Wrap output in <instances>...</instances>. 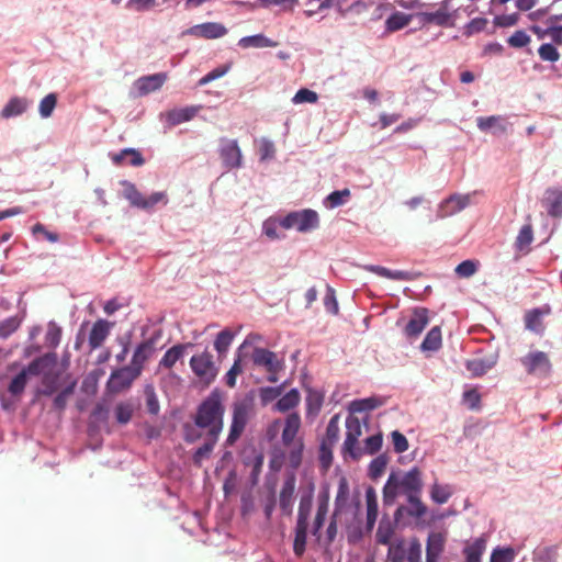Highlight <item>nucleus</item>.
Returning <instances> with one entry per match:
<instances>
[{"instance_id":"obj_1","label":"nucleus","mask_w":562,"mask_h":562,"mask_svg":"<svg viewBox=\"0 0 562 562\" xmlns=\"http://www.w3.org/2000/svg\"><path fill=\"white\" fill-rule=\"evenodd\" d=\"M422 491V472L417 467L412 468L405 474L392 471L382 490L383 505L392 506L401 494Z\"/></svg>"},{"instance_id":"obj_2","label":"nucleus","mask_w":562,"mask_h":562,"mask_svg":"<svg viewBox=\"0 0 562 562\" xmlns=\"http://www.w3.org/2000/svg\"><path fill=\"white\" fill-rule=\"evenodd\" d=\"M223 398L224 392L215 387L201 401L193 417L195 427L205 429L218 420H224L225 405Z\"/></svg>"},{"instance_id":"obj_3","label":"nucleus","mask_w":562,"mask_h":562,"mask_svg":"<svg viewBox=\"0 0 562 562\" xmlns=\"http://www.w3.org/2000/svg\"><path fill=\"white\" fill-rule=\"evenodd\" d=\"M314 486L300 497L297 518L294 528L293 552L297 558L303 557L307 544L308 520L313 507Z\"/></svg>"},{"instance_id":"obj_4","label":"nucleus","mask_w":562,"mask_h":562,"mask_svg":"<svg viewBox=\"0 0 562 562\" xmlns=\"http://www.w3.org/2000/svg\"><path fill=\"white\" fill-rule=\"evenodd\" d=\"M232 423L228 436L225 440L226 446H233L243 435L252 408V400L245 397L233 403Z\"/></svg>"},{"instance_id":"obj_5","label":"nucleus","mask_w":562,"mask_h":562,"mask_svg":"<svg viewBox=\"0 0 562 562\" xmlns=\"http://www.w3.org/2000/svg\"><path fill=\"white\" fill-rule=\"evenodd\" d=\"M121 184L124 187L123 196L128 200L130 204L134 207L151 212L159 203L166 205L168 196L166 192H153L148 198H145L135 187L134 183L123 180Z\"/></svg>"},{"instance_id":"obj_6","label":"nucleus","mask_w":562,"mask_h":562,"mask_svg":"<svg viewBox=\"0 0 562 562\" xmlns=\"http://www.w3.org/2000/svg\"><path fill=\"white\" fill-rule=\"evenodd\" d=\"M280 226L284 229L295 228L300 233L312 232L319 226L318 213L312 209L289 212L281 217Z\"/></svg>"},{"instance_id":"obj_7","label":"nucleus","mask_w":562,"mask_h":562,"mask_svg":"<svg viewBox=\"0 0 562 562\" xmlns=\"http://www.w3.org/2000/svg\"><path fill=\"white\" fill-rule=\"evenodd\" d=\"M189 364L192 372L204 387L210 386L220 372V367L215 364L213 356L207 349L199 355L192 356Z\"/></svg>"},{"instance_id":"obj_8","label":"nucleus","mask_w":562,"mask_h":562,"mask_svg":"<svg viewBox=\"0 0 562 562\" xmlns=\"http://www.w3.org/2000/svg\"><path fill=\"white\" fill-rule=\"evenodd\" d=\"M479 194L477 191L469 192L465 194L461 193H452L445 200H442L437 210V220L446 218L452 216L468 206L472 205L474 196Z\"/></svg>"},{"instance_id":"obj_9","label":"nucleus","mask_w":562,"mask_h":562,"mask_svg":"<svg viewBox=\"0 0 562 562\" xmlns=\"http://www.w3.org/2000/svg\"><path fill=\"white\" fill-rule=\"evenodd\" d=\"M526 372L537 376H548L551 372V362L548 355L540 350L528 352L520 359Z\"/></svg>"},{"instance_id":"obj_10","label":"nucleus","mask_w":562,"mask_h":562,"mask_svg":"<svg viewBox=\"0 0 562 562\" xmlns=\"http://www.w3.org/2000/svg\"><path fill=\"white\" fill-rule=\"evenodd\" d=\"M140 375L138 369L134 367L124 366L113 370L106 382V387L112 393H119L125 389H128L134 380Z\"/></svg>"},{"instance_id":"obj_11","label":"nucleus","mask_w":562,"mask_h":562,"mask_svg":"<svg viewBox=\"0 0 562 562\" xmlns=\"http://www.w3.org/2000/svg\"><path fill=\"white\" fill-rule=\"evenodd\" d=\"M252 362L256 367L265 368L268 373L282 371L285 369L284 359H279L277 355L262 347H255L251 355Z\"/></svg>"},{"instance_id":"obj_12","label":"nucleus","mask_w":562,"mask_h":562,"mask_svg":"<svg viewBox=\"0 0 562 562\" xmlns=\"http://www.w3.org/2000/svg\"><path fill=\"white\" fill-rule=\"evenodd\" d=\"M259 338H260L259 335L250 334L245 338V340L241 342V345L237 348V350L235 352L233 366L224 375V382L228 387L233 389L236 386L237 375H239L244 371L243 359L247 356L244 352V349L246 347H249L252 344V340L259 339Z\"/></svg>"},{"instance_id":"obj_13","label":"nucleus","mask_w":562,"mask_h":562,"mask_svg":"<svg viewBox=\"0 0 562 562\" xmlns=\"http://www.w3.org/2000/svg\"><path fill=\"white\" fill-rule=\"evenodd\" d=\"M160 331H155L148 339L138 344L133 352L131 366L142 373L144 363L149 359L156 349V344L159 340Z\"/></svg>"},{"instance_id":"obj_14","label":"nucleus","mask_w":562,"mask_h":562,"mask_svg":"<svg viewBox=\"0 0 562 562\" xmlns=\"http://www.w3.org/2000/svg\"><path fill=\"white\" fill-rule=\"evenodd\" d=\"M220 157L225 168H239L241 166V151L237 140L222 138L220 145Z\"/></svg>"},{"instance_id":"obj_15","label":"nucleus","mask_w":562,"mask_h":562,"mask_svg":"<svg viewBox=\"0 0 562 562\" xmlns=\"http://www.w3.org/2000/svg\"><path fill=\"white\" fill-rule=\"evenodd\" d=\"M58 357L56 352H47L33 359L27 366L23 368L29 376H44V373L52 372V369L57 364Z\"/></svg>"},{"instance_id":"obj_16","label":"nucleus","mask_w":562,"mask_h":562,"mask_svg":"<svg viewBox=\"0 0 562 562\" xmlns=\"http://www.w3.org/2000/svg\"><path fill=\"white\" fill-rule=\"evenodd\" d=\"M184 34L196 36V37H203L207 40H215L223 37L227 34V29L222 24L217 22H205L202 24H196L191 27H189Z\"/></svg>"},{"instance_id":"obj_17","label":"nucleus","mask_w":562,"mask_h":562,"mask_svg":"<svg viewBox=\"0 0 562 562\" xmlns=\"http://www.w3.org/2000/svg\"><path fill=\"white\" fill-rule=\"evenodd\" d=\"M429 311L426 307H415L413 310L412 318L408 321L404 328V334L407 338L418 337L429 323Z\"/></svg>"},{"instance_id":"obj_18","label":"nucleus","mask_w":562,"mask_h":562,"mask_svg":"<svg viewBox=\"0 0 562 562\" xmlns=\"http://www.w3.org/2000/svg\"><path fill=\"white\" fill-rule=\"evenodd\" d=\"M328 504H329V490L328 487L324 488L318 494V504L316 515L312 526V535L317 539L321 538V530L325 524L326 516L328 513Z\"/></svg>"},{"instance_id":"obj_19","label":"nucleus","mask_w":562,"mask_h":562,"mask_svg":"<svg viewBox=\"0 0 562 562\" xmlns=\"http://www.w3.org/2000/svg\"><path fill=\"white\" fill-rule=\"evenodd\" d=\"M542 206L546 209L549 216L554 218L562 217V189L548 188L544 191L542 199Z\"/></svg>"},{"instance_id":"obj_20","label":"nucleus","mask_w":562,"mask_h":562,"mask_svg":"<svg viewBox=\"0 0 562 562\" xmlns=\"http://www.w3.org/2000/svg\"><path fill=\"white\" fill-rule=\"evenodd\" d=\"M167 79L166 72H157L148 76H143L134 82L138 95H147L150 92L157 91L161 88Z\"/></svg>"},{"instance_id":"obj_21","label":"nucleus","mask_w":562,"mask_h":562,"mask_svg":"<svg viewBox=\"0 0 562 562\" xmlns=\"http://www.w3.org/2000/svg\"><path fill=\"white\" fill-rule=\"evenodd\" d=\"M386 402L387 398L380 395L356 398L348 404V412L350 414L371 412L385 405Z\"/></svg>"},{"instance_id":"obj_22","label":"nucleus","mask_w":562,"mask_h":562,"mask_svg":"<svg viewBox=\"0 0 562 562\" xmlns=\"http://www.w3.org/2000/svg\"><path fill=\"white\" fill-rule=\"evenodd\" d=\"M33 102L27 98L12 97L1 110L0 116L4 120L13 119L24 114Z\"/></svg>"},{"instance_id":"obj_23","label":"nucleus","mask_w":562,"mask_h":562,"mask_svg":"<svg viewBox=\"0 0 562 562\" xmlns=\"http://www.w3.org/2000/svg\"><path fill=\"white\" fill-rule=\"evenodd\" d=\"M295 475L289 474L283 482L280 492V509L283 515L290 516L293 510V495L295 492Z\"/></svg>"},{"instance_id":"obj_24","label":"nucleus","mask_w":562,"mask_h":562,"mask_svg":"<svg viewBox=\"0 0 562 562\" xmlns=\"http://www.w3.org/2000/svg\"><path fill=\"white\" fill-rule=\"evenodd\" d=\"M113 323L106 319H98L93 325L89 334V346L91 350L98 349L102 346L103 341L110 335Z\"/></svg>"},{"instance_id":"obj_25","label":"nucleus","mask_w":562,"mask_h":562,"mask_svg":"<svg viewBox=\"0 0 562 562\" xmlns=\"http://www.w3.org/2000/svg\"><path fill=\"white\" fill-rule=\"evenodd\" d=\"M366 502H367V519H366V531L371 532L376 522L379 514L378 496L373 486L366 488Z\"/></svg>"},{"instance_id":"obj_26","label":"nucleus","mask_w":562,"mask_h":562,"mask_svg":"<svg viewBox=\"0 0 562 562\" xmlns=\"http://www.w3.org/2000/svg\"><path fill=\"white\" fill-rule=\"evenodd\" d=\"M201 106H186L180 109H172L168 111L165 116L169 127L191 121L199 112Z\"/></svg>"},{"instance_id":"obj_27","label":"nucleus","mask_w":562,"mask_h":562,"mask_svg":"<svg viewBox=\"0 0 562 562\" xmlns=\"http://www.w3.org/2000/svg\"><path fill=\"white\" fill-rule=\"evenodd\" d=\"M265 462V454L262 451H258L256 448H251L249 454H245L243 463L245 467H251L250 481L252 484H257L260 473L262 471Z\"/></svg>"},{"instance_id":"obj_28","label":"nucleus","mask_w":562,"mask_h":562,"mask_svg":"<svg viewBox=\"0 0 562 562\" xmlns=\"http://www.w3.org/2000/svg\"><path fill=\"white\" fill-rule=\"evenodd\" d=\"M503 121L499 115L479 116L476 117V126L481 132L502 135L506 132V124Z\"/></svg>"},{"instance_id":"obj_29","label":"nucleus","mask_w":562,"mask_h":562,"mask_svg":"<svg viewBox=\"0 0 562 562\" xmlns=\"http://www.w3.org/2000/svg\"><path fill=\"white\" fill-rule=\"evenodd\" d=\"M496 364V357L474 358L467 360L465 368L471 372L472 376L479 378L484 375Z\"/></svg>"},{"instance_id":"obj_30","label":"nucleus","mask_w":562,"mask_h":562,"mask_svg":"<svg viewBox=\"0 0 562 562\" xmlns=\"http://www.w3.org/2000/svg\"><path fill=\"white\" fill-rule=\"evenodd\" d=\"M446 535L442 532L431 531L426 541V555L429 559H439L445 550Z\"/></svg>"},{"instance_id":"obj_31","label":"nucleus","mask_w":562,"mask_h":562,"mask_svg":"<svg viewBox=\"0 0 562 562\" xmlns=\"http://www.w3.org/2000/svg\"><path fill=\"white\" fill-rule=\"evenodd\" d=\"M192 347H193L192 342L177 344V345L172 346L165 352V355L162 356V358L159 361V366L167 368V369L172 368L175 366V363L184 356L186 349L192 348Z\"/></svg>"},{"instance_id":"obj_32","label":"nucleus","mask_w":562,"mask_h":562,"mask_svg":"<svg viewBox=\"0 0 562 562\" xmlns=\"http://www.w3.org/2000/svg\"><path fill=\"white\" fill-rule=\"evenodd\" d=\"M113 164L121 165L128 158V165L139 167L145 164V159L140 151L135 148H124L120 153L110 154Z\"/></svg>"},{"instance_id":"obj_33","label":"nucleus","mask_w":562,"mask_h":562,"mask_svg":"<svg viewBox=\"0 0 562 562\" xmlns=\"http://www.w3.org/2000/svg\"><path fill=\"white\" fill-rule=\"evenodd\" d=\"M236 335L237 331H234L228 327L224 328L216 335L214 340V349L216 350L220 360L226 357Z\"/></svg>"},{"instance_id":"obj_34","label":"nucleus","mask_w":562,"mask_h":562,"mask_svg":"<svg viewBox=\"0 0 562 562\" xmlns=\"http://www.w3.org/2000/svg\"><path fill=\"white\" fill-rule=\"evenodd\" d=\"M59 387V373L46 372L42 376V386L36 389V396H52Z\"/></svg>"},{"instance_id":"obj_35","label":"nucleus","mask_w":562,"mask_h":562,"mask_svg":"<svg viewBox=\"0 0 562 562\" xmlns=\"http://www.w3.org/2000/svg\"><path fill=\"white\" fill-rule=\"evenodd\" d=\"M395 526L391 521V519L384 515L378 526V530L375 533V540L378 543L383 546H390L391 539L395 532Z\"/></svg>"},{"instance_id":"obj_36","label":"nucleus","mask_w":562,"mask_h":562,"mask_svg":"<svg viewBox=\"0 0 562 562\" xmlns=\"http://www.w3.org/2000/svg\"><path fill=\"white\" fill-rule=\"evenodd\" d=\"M301 395L297 389L293 387L285 394L279 397L274 404V409L281 413H286L299 405Z\"/></svg>"},{"instance_id":"obj_37","label":"nucleus","mask_w":562,"mask_h":562,"mask_svg":"<svg viewBox=\"0 0 562 562\" xmlns=\"http://www.w3.org/2000/svg\"><path fill=\"white\" fill-rule=\"evenodd\" d=\"M300 425L301 418L296 413H292L285 418V425L282 430V442L285 446H289L293 442L299 431Z\"/></svg>"},{"instance_id":"obj_38","label":"nucleus","mask_w":562,"mask_h":562,"mask_svg":"<svg viewBox=\"0 0 562 562\" xmlns=\"http://www.w3.org/2000/svg\"><path fill=\"white\" fill-rule=\"evenodd\" d=\"M442 344L441 338V329L439 326H434L425 336L424 340L420 344V350L426 351H437L440 349Z\"/></svg>"},{"instance_id":"obj_39","label":"nucleus","mask_w":562,"mask_h":562,"mask_svg":"<svg viewBox=\"0 0 562 562\" xmlns=\"http://www.w3.org/2000/svg\"><path fill=\"white\" fill-rule=\"evenodd\" d=\"M238 45L243 48L256 47V48H265V47H274L278 44L265 36L263 34H255L249 36H244L239 40Z\"/></svg>"},{"instance_id":"obj_40","label":"nucleus","mask_w":562,"mask_h":562,"mask_svg":"<svg viewBox=\"0 0 562 562\" xmlns=\"http://www.w3.org/2000/svg\"><path fill=\"white\" fill-rule=\"evenodd\" d=\"M411 21V14L395 11L386 19L385 29L387 32H396L406 27Z\"/></svg>"},{"instance_id":"obj_41","label":"nucleus","mask_w":562,"mask_h":562,"mask_svg":"<svg viewBox=\"0 0 562 562\" xmlns=\"http://www.w3.org/2000/svg\"><path fill=\"white\" fill-rule=\"evenodd\" d=\"M25 316V308L22 310L21 315H14L0 322V338L5 339L12 335L22 324Z\"/></svg>"},{"instance_id":"obj_42","label":"nucleus","mask_w":562,"mask_h":562,"mask_svg":"<svg viewBox=\"0 0 562 562\" xmlns=\"http://www.w3.org/2000/svg\"><path fill=\"white\" fill-rule=\"evenodd\" d=\"M349 483L345 476H341L338 481V491L335 498V516L342 512L349 499Z\"/></svg>"},{"instance_id":"obj_43","label":"nucleus","mask_w":562,"mask_h":562,"mask_svg":"<svg viewBox=\"0 0 562 562\" xmlns=\"http://www.w3.org/2000/svg\"><path fill=\"white\" fill-rule=\"evenodd\" d=\"M453 493L451 485L435 482L430 487V498L435 504L442 505L449 501Z\"/></svg>"},{"instance_id":"obj_44","label":"nucleus","mask_w":562,"mask_h":562,"mask_svg":"<svg viewBox=\"0 0 562 562\" xmlns=\"http://www.w3.org/2000/svg\"><path fill=\"white\" fill-rule=\"evenodd\" d=\"M549 308L544 312L542 308L536 307L530 310L525 315V327L533 333H539L542 329L541 318Z\"/></svg>"},{"instance_id":"obj_45","label":"nucleus","mask_w":562,"mask_h":562,"mask_svg":"<svg viewBox=\"0 0 562 562\" xmlns=\"http://www.w3.org/2000/svg\"><path fill=\"white\" fill-rule=\"evenodd\" d=\"M485 550V541L482 538H476L470 546L463 549L465 557L464 562H481L482 554Z\"/></svg>"},{"instance_id":"obj_46","label":"nucleus","mask_w":562,"mask_h":562,"mask_svg":"<svg viewBox=\"0 0 562 562\" xmlns=\"http://www.w3.org/2000/svg\"><path fill=\"white\" fill-rule=\"evenodd\" d=\"M389 463V457L386 453H381L378 457H375L368 467V476L376 481L379 477H381L386 469V465Z\"/></svg>"},{"instance_id":"obj_47","label":"nucleus","mask_w":562,"mask_h":562,"mask_svg":"<svg viewBox=\"0 0 562 562\" xmlns=\"http://www.w3.org/2000/svg\"><path fill=\"white\" fill-rule=\"evenodd\" d=\"M351 193L349 189L334 190L324 200V205L327 209H336L347 203Z\"/></svg>"},{"instance_id":"obj_48","label":"nucleus","mask_w":562,"mask_h":562,"mask_svg":"<svg viewBox=\"0 0 562 562\" xmlns=\"http://www.w3.org/2000/svg\"><path fill=\"white\" fill-rule=\"evenodd\" d=\"M418 16L424 23H436L439 26H448L450 20V13L439 9L435 12H420Z\"/></svg>"},{"instance_id":"obj_49","label":"nucleus","mask_w":562,"mask_h":562,"mask_svg":"<svg viewBox=\"0 0 562 562\" xmlns=\"http://www.w3.org/2000/svg\"><path fill=\"white\" fill-rule=\"evenodd\" d=\"M29 375L26 374V372L22 369L18 374H15L9 385H8V392L14 396V397H19L23 394L24 390H25V386L27 384V381H29Z\"/></svg>"},{"instance_id":"obj_50","label":"nucleus","mask_w":562,"mask_h":562,"mask_svg":"<svg viewBox=\"0 0 562 562\" xmlns=\"http://www.w3.org/2000/svg\"><path fill=\"white\" fill-rule=\"evenodd\" d=\"M109 419V408L103 403H98L90 414L89 431L98 428L97 423H106Z\"/></svg>"},{"instance_id":"obj_51","label":"nucleus","mask_w":562,"mask_h":562,"mask_svg":"<svg viewBox=\"0 0 562 562\" xmlns=\"http://www.w3.org/2000/svg\"><path fill=\"white\" fill-rule=\"evenodd\" d=\"M532 240H533L532 226L530 224H526L520 228L518 236L516 237L515 248L518 251H524L526 248L529 247V245L531 244Z\"/></svg>"},{"instance_id":"obj_52","label":"nucleus","mask_w":562,"mask_h":562,"mask_svg":"<svg viewBox=\"0 0 562 562\" xmlns=\"http://www.w3.org/2000/svg\"><path fill=\"white\" fill-rule=\"evenodd\" d=\"M338 419H339L338 415H335L329 419V422L326 426V432H325V437L322 440V443H327L328 446L334 447V445L336 443V441L339 438Z\"/></svg>"},{"instance_id":"obj_53","label":"nucleus","mask_w":562,"mask_h":562,"mask_svg":"<svg viewBox=\"0 0 562 562\" xmlns=\"http://www.w3.org/2000/svg\"><path fill=\"white\" fill-rule=\"evenodd\" d=\"M516 552L512 547H496L493 549L490 562H513L515 560Z\"/></svg>"},{"instance_id":"obj_54","label":"nucleus","mask_w":562,"mask_h":562,"mask_svg":"<svg viewBox=\"0 0 562 562\" xmlns=\"http://www.w3.org/2000/svg\"><path fill=\"white\" fill-rule=\"evenodd\" d=\"M56 104H57V94L52 92V93H48L47 95H45L41 102H40V106H38V113L41 115L42 119H47L49 116H52L55 108H56Z\"/></svg>"},{"instance_id":"obj_55","label":"nucleus","mask_w":562,"mask_h":562,"mask_svg":"<svg viewBox=\"0 0 562 562\" xmlns=\"http://www.w3.org/2000/svg\"><path fill=\"white\" fill-rule=\"evenodd\" d=\"M115 419L121 425H126L131 422L133 416V406L127 402H120L116 404L115 409Z\"/></svg>"},{"instance_id":"obj_56","label":"nucleus","mask_w":562,"mask_h":562,"mask_svg":"<svg viewBox=\"0 0 562 562\" xmlns=\"http://www.w3.org/2000/svg\"><path fill=\"white\" fill-rule=\"evenodd\" d=\"M61 327H59L55 322L48 323V328L45 335V344L47 347L55 349L61 339Z\"/></svg>"},{"instance_id":"obj_57","label":"nucleus","mask_w":562,"mask_h":562,"mask_svg":"<svg viewBox=\"0 0 562 562\" xmlns=\"http://www.w3.org/2000/svg\"><path fill=\"white\" fill-rule=\"evenodd\" d=\"M144 393L146 396V406L148 413L155 416L158 415L160 411V405L154 386L151 384H147L144 389Z\"/></svg>"},{"instance_id":"obj_58","label":"nucleus","mask_w":562,"mask_h":562,"mask_svg":"<svg viewBox=\"0 0 562 562\" xmlns=\"http://www.w3.org/2000/svg\"><path fill=\"white\" fill-rule=\"evenodd\" d=\"M383 443V436L381 432L371 435L364 439V449L363 452L369 456H374L378 453Z\"/></svg>"},{"instance_id":"obj_59","label":"nucleus","mask_w":562,"mask_h":562,"mask_svg":"<svg viewBox=\"0 0 562 562\" xmlns=\"http://www.w3.org/2000/svg\"><path fill=\"white\" fill-rule=\"evenodd\" d=\"M282 395V386H262L259 389V397L262 405H267Z\"/></svg>"},{"instance_id":"obj_60","label":"nucleus","mask_w":562,"mask_h":562,"mask_svg":"<svg viewBox=\"0 0 562 562\" xmlns=\"http://www.w3.org/2000/svg\"><path fill=\"white\" fill-rule=\"evenodd\" d=\"M538 54L540 58L544 61L554 63L559 60L560 53L558 48L552 43H544L538 48Z\"/></svg>"},{"instance_id":"obj_61","label":"nucleus","mask_w":562,"mask_h":562,"mask_svg":"<svg viewBox=\"0 0 562 562\" xmlns=\"http://www.w3.org/2000/svg\"><path fill=\"white\" fill-rule=\"evenodd\" d=\"M358 438L355 436H347L345 438L342 445V453L344 456L348 454L352 460H358L361 456V451L357 448Z\"/></svg>"},{"instance_id":"obj_62","label":"nucleus","mask_w":562,"mask_h":562,"mask_svg":"<svg viewBox=\"0 0 562 562\" xmlns=\"http://www.w3.org/2000/svg\"><path fill=\"white\" fill-rule=\"evenodd\" d=\"M406 551L404 548V540H398L395 544L389 547L387 559L390 562H404Z\"/></svg>"},{"instance_id":"obj_63","label":"nucleus","mask_w":562,"mask_h":562,"mask_svg":"<svg viewBox=\"0 0 562 562\" xmlns=\"http://www.w3.org/2000/svg\"><path fill=\"white\" fill-rule=\"evenodd\" d=\"M530 36L524 31L518 30L507 38V43L513 48H522L530 43Z\"/></svg>"},{"instance_id":"obj_64","label":"nucleus","mask_w":562,"mask_h":562,"mask_svg":"<svg viewBox=\"0 0 562 562\" xmlns=\"http://www.w3.org/2000/svg\"><path fill=\"white\" fill-rule=\"evenodd\" d=\"M407 562H422V543L417 538H412L406 552Z\"/></svg>"}]
</instances>
